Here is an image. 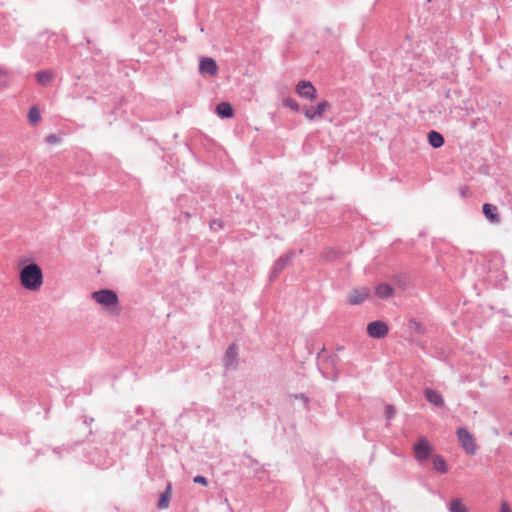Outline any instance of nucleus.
I'll return each instance as SVG.
<instances>
[{"instance_id":"f257e3e1","label":"nucleus","mask_w":512,"mask_h":512,"mask_svg":"<svg viewBox=\"0 0 512 512\" xmlns=\"http://www.w3.org/2000/svg\"><path fill=\"white\" fill-rule=\"evenodd\" d=\"M18 274L21 286L29 291H38L43 284V271L31 258L22 257L18 261Z\"/></svg>"},{"instance_id":"f03ea898","label":"nucleus","mask_w":512,"mask_h":512,"mask_svg":"<svg viewBox=\"0 0 512 512\" xmlns=\"http://www.w3.org/2000/svg\"><path fill=\"white\" fill-rule=\"evenodd\" d=\"M91 297L105 310L111 313H119V298L114 290L108 288L99 289L92 292Z\"/></svg>"},{"instance_id":"7ed1b4c3","label":"nucleus","mask_w":512,"mask_h":512,"mask_svg":"<svg viewBox=\"0 0 512 512\" xmlns=\"http://www.w3.org/2000/svg\"><path fill=\"white\" fill-rule=\"evenodd\" d=\"M296 258V252L294 250H288L282 254L273 264L271 271L268 276L269 282H274L281 273L288 268L293 260Z\"/></svg>"},{"instance_id":"20e7f679","label":"nucleus","mask_w":512,"mask_h":512,"mask_svg":"<svg viewBox=\"0 0 512 512\" xmlns=\"http://www.w3.org/2000/svg\"><path fill=\"white\" fill-rule=\"evenodd\" d=\"M412 449L415 459L420 464L428 461L433 456L434 448L425 436H420L413 444Z\"/></svg>"},{"instance_id":"39448f33","label":"nucleus","mask_w":512,"mask_h":512,"mask_svg":"<svg viewBox=\"0 0 512 512\" xmlns=\"http://www.w3.org/2000/svg\"><path fill=\"white\" fill-rule=\"evenodd\" d=\"M456 435L460 446L468 455H475L477 446L474 436L465 427H458Z\"/></svg>"},{"instance_id":"423d86ee","label":"nucleus","mask_w":512,"mask_h":512,"mask_svg":"<svg viewBox=\"0 0 512 512\" xmlns=\"http://www.w3.org/2000/svg\"><path fill=\"white\" fill-rule=\"evenodd\" d=\"M330 103L326 100L319 102L316 106L304 105L302 107V113L308 120H315L322 118L326 109L330 108Z\"/></svg>"},{"instance_id":"0eeeda50","label":"nucleus","mask_w":512,"mask_h":512,"mask_svg":"<svg viewBox=\"0 0 512 512\" xmlns=\"http://www.w3.org/2000/svg\"><path fill=\"white\" fill-rule=\"evenodd\" d=\"M366 331L373 339H383L388 335L389 327L384 321L375 320L367 324Z\"/></svg>"},{"instance_id":"6e6552de","label":"nucleus","mask_w":512,"mask_h":512,"mask_svg":"<svg viewBox=\"0 0 512 512\" xmlns=\"http://www.w3.org/2000/svg\"><path fill=\"white\" fill-rule=\"evenodd\" d=\"M295 92L301 98L313 101L317 97V90L313 83L308 80H301L295 87Z\"/></svg>"},{"instance_id":"1a4fd4ad","label":"nucleus","mask_w":512,"mask_h":512,"mask_svg":"<svg viewBox=\"0 0 512 512\" xmlns=\"http://www.w3.org/2000/svg\"><path fill=\"white\" fill-rule=\"evenodd\" d=\"M370 296V289L367 287H358L351 290L347 296V302L350 305H360Z\"/></svg>"},{"instance_id":"9d476101","label":"nucleus","mask_w":512,"mask_h":512,"mask_svg":"<svg viewBox=\"0 0 512 512\" xmlns=\"http://www.w3.org/2000/svg\"><path fill=\"white\" fill-rule=\"evenodd\" d=\"M223 363L225 369H236L238 365V346L235 343H232L228 346L224 357Z\"/></svg>"},{"instance_id":"9b49d317","label":"nucleus","mask_w":512,"mask_h":512,"mask_svg":"<svg viewBox=\"0 0 512 512\" xmlns=\"http://www.w3.org/2000/svg\"><path fill=\"white\" fill-rule=\"evenodd\" d=\"M218 65L211 57H202L199 61V72L201 74H208L214 76L217 74Z\"/></svg>"},{"instance_id":"f8f14e48","label":"nucleus","mask_w":512,"mask_h":512,"mask_svg":"<svg viewBox=\"0 0 512 512\" xmlns=\"http://www.w3.org/2000/svg\"><path fill=\"white\" fill-rule=\"evenodd\" d=\"M482 212L489 222L493 224H498L501 222V217L498 213V208L496 205L491 203H484L482 206Z\"/></svg>"},{"instance_id":"ddd939ff","label":"nucleus","mask_w":512,"mask_h":512,"mask_svg":"<svg viewBox=\"0 0 512 512\" xmlns=\"http://www.w3.org/2000/svg\"><path fill=\"white\" fill-rule=\"evenodd\" d=\"M216 114L222 119H229L234 116L233 106L226 101H222L216 105Z\"/></svg>"},{"instance_id":"4468645a","label":"nucleus","mask_w":512,"mask_h":512,"mask_svg":"<svg viewBox=\"0 0 512 512\" xmlns=\"http://www.w3.org/2000/svg\"><path fill=\"white\" fill-rule=\"evenodd\" d=\"M424 394H425L426 400L429 403H431L437 407H443L445 405L442 395L437 390H434L431 388H426Z\"/></svg>"},{"instance_id":"2eb2a0df","label":"nucleus","mask_w":512,"mask_h":512,"mask_svg":"<svg viewBox=\"0 0 512 512\" xmlns=\"http://www.w3.org/2000/svg\"><path fill=\"white\" fill-rule=\"evenodd\" d=\"M172 494V484L168 482L165 490L160 493L159 500L157 502V508L160 510L166 509L169 506L170 499Z\"/></svg>"},{"instance_id":"dca6fc26","label":"nucleus","mask_w":512,"mask_h":512,"mask_svg":"<svg viewBox=\"0 0 512 512\" xmlns=\"http://www.w3.org/2000/svg\"><path fill=\"white\" fill-rule=\"evenodd\" d=\"M433 470L441 474H445L448 471V465L445 458L440 454H435L431 457Z\"/></svg>"},{"instance_id":"f3484780","label":"nucleus","mask_w":512,"mask_h":512,"mask_svg":"<svg viewBox=\"0 0 512 512\" xmlns=\"http://www.w3.org/2000/svg\"><path fill=\"white\" fill-rule=\"evenodd\" d=\"M428 143L433 148H440L444 145L445 139L441 133L431 130L427 134Z\"/></svg>"},{"instance_id":"a211bd4d","label":"nucleus","mask_w":512,"mask_h":512,"mask_svg":"<svg viewBox=\"0 0 512 512\" xmlns=\"http://www.w3.org/2000/svg\"><path fill=\"white\" fill-rule=\"evenodd\" d=\"M375 293L379 298L386 299L393 295L394 288L388 283H380L376 286Z\"/></svg>"},{"instance_id":"6ab92c4d","label":"nucleus","mask_w":512,"mask_h":512,"mask_svg":"<svg viewBox=\"0 0 512 512\" xmlns=\"http://www.w3.org/2000/svg\"><path fill=\"white\" fill-rule=\"evenodd\" d=\"M54 78V73L51 70L38 71L35 74L37 83L41 86H47Z\"/></svg>"},{"instance_id":"aec40b11","label":"nucleus","mask_w":512,"mask_h":512,"mask_svg":"<svg viewBox=\"0 0 512 512\" xmlns=\"http://www.w3.org/2000/svg\"><path fill=\"white\" fill-rule=\"evenodd\" d=\"M449 511L450 512H468L467 507L463 504L462 500L459 498L453 499L449 503Z\"/></svg>"},{"instance_id":"412c9836","label":"nucleus","mask_w":512,"mask_h":512,"mask_svg":"<svg viewBox=\"0 0 512 512\" xmlns=\"http://www.w3.org/2000/svg\"><path fill=\"white\" fill-rule=\"evenodd\" d=\"M28 119H29V122L33 125L37 124L40 121V119H41L40 111L36 106H32L30 108V110L28 112Z\"/></svg>"},{"instance_id":"4be33fe9","label":"nucleus","mask_w":512,"mask_h":512,"mask_svg":"<svg viewBox=\"0 0 512 512\" xmlns=\"http://www.w3.org/2000/svg\"><path fill=\"white\" fill-rule=\"evenodd\" d=\"M408 327L418 334H424L426 331L424 325L416 319H410L408 322Z\"/></svg>"},{"instance_id":"5701e85b","label":"nucleus","mask_w":512,"mask_h":512,"mask_svg":"<svg viewBox=\"0 0 512 512\" xmlns=\"http://www.w3.org/2000/svg\"><path fill=\"white\" fill-rule=\"evenodd\" d=\"M283 105L295 112H299L301 109L299 103L295 99L290 97H287L283 100Z\"/></svg>"},{"instance_id":"b1692460","label":"nucleus","mask_w":512,"mask_h":512,"mask_svg":"<svg viewBox=\"0 0 512 512\" xmlns=\"http://www.w3.org/2000/svg\"><path fill=\"white\" fill-rule=\"evenodd\" d=\"M291 397H293L294 399H299V401H302L304 408L306 410H309L310 399L305 393L294 394Z\"/></svg>"},{"instance_id":"393cba45","label":"nucleus","mask_w":512,"mask_h":512,"mask_svg":"<svg viewBox=\"0 0 512 512\" xmlns=\"http://www.w3.org/2000/svg\"><path fill=\"white\" fill-rule=\"evenodd\" d=\"M396 414V409L392 404H388L385 407V418L390 421Z\"/></svg>"},{"instance_id":"a878e982","label":"nucleus","mask_w":512,"mask_h":512,"mask_svg":"<svg viewBox=\"0 0 512 512\" xmlns=\"http://www.w3.org/2000/svg\"><path fill=\"white\" fill-rule=\"evenodd\" d=\"M209 227L213 231H218V230L222 229V227H223L222 220H220V219L211 220L209 223Z\"/></svg>"},{"instance_id":"bb28decb","label":"nucleus","mask_w":512,"mask_h":512,"mask_svg":"<svg viewBox=\"0 0 512 512\" xmlns=\"http://www.w3.org/2000/svg\"><path fill=\"white\" fill-rule=\"evenodd\" d=\"M60 141L61 138L57 134H49L45 137V142L48 144H58Z\"/></svg>"},{"instance_id":"cd10ccee","label":"nucleus","mask_w":512,"mask_h":512,"mask_svg":"<svg viewBox=\"0 0 512 512\" xmlns=\"http://www.w3.org/2000/svg\"><path fill=\"white\" fill-rule=\"evenodd\" d=\"M193 482L196 483V484L204 485V486L208 485V479L206 477L202 476V475H196L193 478Z\"/></svg>"},{"instance_id":"c85d7f7f","label":"nucleus","mask_w":512,"mask_h":512,"mask_svg":"<svg viewBox=\"0 0 512 512\" xmlns=\"http://www.w3.org/2000/svg\"><path fill=\"white\" fill-rule=\"evenodd\" d=\"M7 71L0 67V86H6L7 84Z\"/></svg>"},{"instance_id":"c756f323","label":"nucleus","mask_w":512,"mask_h":512,"mask_svg":"<svg viewBox=\"0 0 512 512\" xmlns=\"http://www.w3.org/2000/svg\"><path fill=\"white\" fill-rule=\"evenodd\" d=\"M459 193L462 198H468L472 195L471 191L469 190V188L467 186H461L459 188Z\"/></svg>"},{"instance_id":"7c9ffc66","label":"nucleus","mask_w":512,"mask_h":512,"mask_svg":"<svg viewBox=\"0 0 512 512\" xmlns=\"http://www.w3.org/2000/svg\"><path fill=\"white\" fill-rule=\"evenodd\" d=\"M500 512H512V510L507 502H502L501 507H500Z\"/></svg>"},{"instance_id":"2f4dec72","label":"nucleus","mask_w":512,"mask_h":512,"mask_svg":"<svg viewBox=\"0 0 512 512\" xmlns=\"http://www.w3.org/2000/svg\"><path fill=\"white\" fill-rule=\"evenodd\" d=\"M94 422V418L93 417H88V416H85L84 417V420H83V423L85 425H91L92 423Z\"/></svg>"},{"instance_id":"473e14b6","label":"nucleus","mask_w":512,"mask_h":512,"mask_svg":"<svg viewBox=\"0 0 512 512\" xmlns=\"http://www.w3.org/2000/svg\"><path fill=\"white\" fill-rule=\"evenodd\" d=\"M336 359H337V355H330V356H329V358H328V360H329L332 364H334V362H335V360H336Z\"/></svg>"},{"instance_id":"72a5a7b5","label":"nucleus","mask_w":512,"mask_h":512,"mask_svg":"<svg viewBox=\"0 0 512 512\" xmlns=\"http://www.w3.org/2000/svg\"><path fill=\"white\" fill-rule=\"evenodd\" d=\"M135 412H136L138 415H141V414H143V413H144V410H143V408H142L141 406H138V407L136 408V411H135Z\"/></svg>"},{"instance_id":"f704fd0d","label":"nucleus","mask_w":512,"mask_h":512,"mask_svg":"<svg viewBox=\"0 0 512 512\" xmlns=\"http://www.w3.org/2000/svg\"><path fill=\"white\" fill-rule=\"evenodd\" d=\"M343 349H344V348H343V346H338V347L336 348V350H337V351H341V350H343Z\"/></svg>"},{"instance_id":"c9c22d12","label":"nucleus","mask_w":512,"mask_h":512,"mask_svg":"<svg viewBox=\"0 0 512 512\" xmlns=\"http://www.w3.org/2000/svg\"><path fill=\"white\" fill-rule=\"evenodd\" d=\"M325 351V348H322L321 352L318 353V357H320L321 353Z\"/></svg>"},{"instance_id":"e433bc0d","label":"nucleus","mask_w":512,"mask_h":512,"mask_svg":"<svg viewBox=\"0 0 512 512\" xmlns=\"http://www.w3.org/2000/svg\"><path fill=\"white\" fill-rule=\"evenodd\" d=\"M91 461L92 462H97V460L95 458H91Z\"/></svg>"}]
</instances>
